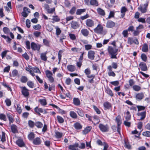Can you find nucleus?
Instances as JSON below:
<instances>
[{
	"instance_id": "obj_41",
	"label": "nucleus",
	"mask_w": 150,
	"mask_h": 150,
	"mask_svg": "<svg viewBox=\"0 0 150 150\" xmlns=\"http://www.w3.org/2000/svg\"><path fill=\"white\" fill-rule=\"evenodd\" d=\"M27 85L30 88H33L34 87V84L31 81H28L27 83Z\"/></svg>"
},
{
	"instance_id": "obj_1",
	"label": "nucleus",
	"mask_w": 150,
	"mask_h": 150,
	"mask_svg": "<svg viewBox=\"0 0 150 150\" xmlns=\"http://www.w3.org/2000/svg\"><path fill=\"white\" fill-rule=\"evenodd\" d=\"M108 50L111 59H117V55L118 54V49L116 47H113L110 46L108 48Z\"/></svg>"
},
{
	"instance_id": "obj_20",
	"label": "nucleus",
	"mask_w": 150,
	"mask_h": 150,
	"mask_svg": "<svg viewBox=\"0 0 150 150\" xmlns=\"http://www.w3.org/2000/svg\"><path fill=\"white\" fill-rule=\"evenodd\" d=\"M82 34L84 36H87L89 34V31L86 29H82L81 30Z\"/></svg>"
},
{
	"instance_id": "obj_9",
	"label": "nucleus",
	"mask_w": 150,
	"mask_h": 150,
	"mask_svg": "<svg viewBox=\"0 0 150 150\" xmlns=\"http://www.w3.org/2000/svg\"><path fill=\"white\" fill-rule=\"evenodd\" d=\"M148 4H146L144 5V7L141 6L138 8V9L142 13H144L147 11Z\"/></svg>"
},
{
	"instance_id": "obj_51",
	"label": "nucleus",
	"mask_w": 150,
	"mask_h": 150,
	"mask_svg": "<svg viewBox=\"0 0 150 150\" xmlns=\"http://www.w3.org/2000/svg\"><path fill=\"white\" fill-rule=\"evenodd\" d=\"M16 110L19 114L21 113L22 112V109L20 105L19 104H18L17 105Z\"/></svg>"
},
{
	"instance_id": "obj_50",
	"label": "nucleus",
	"mask_w": 150,
	"mask_h": 150,
	"mask_svg": "<svg viewBox=\"0 0 150 150\" xmlns=\"http://www.w3.org/2000/svg\"><path fill=\"white\" fill-rule=\"evenodd\" d=\"M5 102L6 103V105L8 106H10L11 105V101L9 99L6 98L5 100Z\"/></svg>"
},
{
	"instance_id": "obj_25",
	"label": "nucleus",
	"mask_w": 150,
	"mask_h": 150,
	"mask_svg": "<svg viewBox=\"0 0 150 150\" xmlns=\"http://www.w3.org/2000/svg\"><path fill=\"white\" fill-rule=\"evenodd\" d=\"M35 111L39 115H40V112L43 113L44 112V109L41 108H38L37 107L35 108Z\"/></svg>"
},
{
	"instance_id": "obj_35",
	"label": "nucleus",
	"mask_w": 150,
	"mask_h": 150,
	"mask_svg": "<svg viewBox=\"0 0 150 150\" xmlns=\"http://www.w3.org/2000/svg\"><path fill=\"white\" fill-rule=\"evenodd\" d=\"M7 116L8 119L9 121V124L10 125L11 123H13V122L14 121V119L12 118L11 115L10 114H7Z\"/></svg>"
},
{
	"instance_id": "obj_55",
	"label": "nucleus",
	"mask_w": 150,
	"mask_h": 150,
	"mask_svg": "<svg viewBox=\"0 0 150 150\" xmlns=\"http://www.w3.org/2000/svg\"><path fill=\"white\" fill-rule=\"evenodd\" d=\"M33 28L35 30H38L41 29V26L40 24H37L33 25Z\"/></svg>"
},
{
	"instance_id": "obj_32",
	"label": "nucleus",
	"mask_w": 150,
	"mask_h": 150,
	"mask_svg": "<svg viewBox=\"0 0 150 150\" xmlns=\"http://www.w3.org/2000/svg\"><path fill=\"white\" fill-rule=\"evenodd\" d=\"M76 112L79 115L82 117L84 116L83 111L82 110L78 108L76 109Z\"/></svg>"
},
{
	"instance_id": "obj_36",
	"label": "nucleus",
	"mask_w": 150,
	"mask_h": 150,
	"mask_svg": "<svg viewBox=\"0 0 150 150\" xmlns=\"http://www.w3.org/2000/svg\"><path fill=\"white\" fill-rule=\"evenodd\" d=\"M35 125L38 128H41L43 126V124L41 122H36L35 123Z\"/></svg>"
},
{
	"instance_id": "obj_49",
	"label": "nucleus",
	"mask_w": 150,
	"mask_h": 150,
	"mask_svg": "<svg viewBox=\"0 0 150 150\" xmlns=\"http://www.w3.org/2000/svg\"><path fill=\"white\" fill-rule=\"evenodd\" d=\"M56 137L57 138H59L62 137V133L57 132L55 133Z\"/></svg>"
},
{
	"instance_id": "obj_53",
	"label": "nucleus",
	"mask_w": 150,
	"mask_h": 150,
	"mask_svg": "<svg viewBox=\"0 0 150 150\" xmlns=\"http://www.w3.org/2000/svg\"><path fill=\"white\" fill-rule=\"evenodd\" d=\"M25 44L26 45V48L28 50H30V42L29 41L27 40L26 41Z\"/></svg>"
},
{
	"instance_id": "obj_29",
	"label": "nucleus",
	"mask_w": 150,
	"mask_h": 150,
	"mask_svg": "<svg viewBox=\"0 0 150 150\" xmlns=\"http://www.w3.org/2000/svg\"><path fill=\"white\" fill-rule=\"evenodd\" d=\"M41 59L44 61H46L47 57L46 56V53H41L40 54Z\"/></svg>"
},
{
	"instance_id": "obj_22",
	"label": "nucleus",
	"mask_w": 150,
	"mask_h": 150,
	"mask_svg": "<svg viewBox=\"0 0 150 150\" xmlns=\"http://www.w3.org/2000/svg\"><path fill=\"white\" fill-rule=\"evenodd\" d=\"M142 51L144 52H147L148 51V47L146 43H144L142 48Z\"/></svg>"
},
{
	"instance_id": "obj_45",
	"label": "nucleus",
	"mask_w": 150,
	"mask_h": 150,
	"mask_svg": "<svg viewBox=\"0 0 150 150\" xmlns=\"http://www.w3.org/2000/svg\"><path fill=\"white\" fill-rule=\"evenodd\" d=\"M31 69L34 72L41 74V72L38 68L37 67H33Z\"/></svg>"
},
{
	"instance_id": "obj_15",
	"label": "nucleus",
	"mask_w": 150,
	"mask_h": 150,
	"mask_svg": "<svg viewBox=\"0 0 150 150\" xmlns=\"http://www.w3.org/2000/svg\"><path fill=\"white\" fill-rule=\"evenodd\" d=\"M144 97V95L143 93H138L135 96L136 99L137 100H141Z\"/></svg>"
},
{
	"instance_id": "obj_54",
	"label": "nucleus",
	"mask_w": 150,
	"mask_h": 150,
	"mask_svg": "<svg viewBox=\"0 0 150 150\" xmlns=\"http://www.w3.org/2000/svg\"><path fill=\"white\" fill-rule=\"evenodd\" d=\"M142 59L144 62H146L147 60V57L145 54H142L141 55Z\"/></svg>"
},
{
	"instance_id": "obj_19",
	"label": "nucleus",
	"mask_w": 150,
	"mask_h": 150,
	"mask_svg": "<svg viewBox=\"0 0 150 150\" xmlns=\"http://www.w3.org/2000/svg\"><path fill=\"white\" fill-rule=\"evenodd\" d=\"M74 128L76 130L81 129L82 127V125L78 122L75 123L74 125Z\"/></svg>"
},
{
	"instance_id": "obj_21",
	"label": "nucleus",
	"mask_w": 150,
	"mask_h": 150,
	"mask_svg": "<svg viewBox=\"0 0 150 150\" xmlns=\"http://www.w3.org/2000/svg\"><path fill=\"white\" fill-rule=\"evenodd\" d=\"M33 143L35 145H39L41 143V140L39 137H36L33 140Z\"/></svg>"
},
{
	"instance_id": "obj_16",
	"label": "nucleus",
	"mask_w": 150,
	"mask_h": 150,
	"mask_svg": "<svg viewBox=\"0 0 150 150\" xmlns=\"http://www.w3.org/2000/svg\"><path fill=\"white\" fill-rule=\"evenodd\" d=\"M11 132L13 133H17L18 132L17 126L14 124H13L11 126Z\"/></svg>"
},
{
	"instance_id": "obj_64",
	"label": "nucleus",
	"mask_w": 150,
	"mask_h": 150,
	"mask_svg": "<svg viewBox=\"0 0 150 150\" xmlns=\"http://www.w3.org/2000/svg\"><path fill=\"white\" fill-rule=\"evenodd\" d=\"M93 108L97 114H99L100 113V111L96 106L93 105Z\"/></svg>"
},
{
	"instance_id": "obj_37",
	"label": "nucleus",
	"mask_w": 150,
	"mask_h": 150,
	"mask_svg": "<svg viewBox=\"0 0 150 150\" xmlns=\"http://www.w3.org/2000/svg\"><path fill=\"white\" fill-rule=\"evenodd\" d=\"M63 50H60L58 53V57L59 59V62L58 63V64H59L60 63V61L62 57V54L63 52Z\"/></svg>"
},
{
	"instance_id": "obj_26",
	"label": "nucleus",
	"mask_w": 150,
	"mask_h": 150,
	"mask_svg": "<svg viewBox=\"0 0 150 150\" xmlns=\"http://www.w3.org/2000/svg\"><path fill=\"white\" fill-rule=\"evenodd\" d=\"M98 13L102 16H104L105 13L104 11L100 8H98L97 9Z\"/></svg>"
},
{
	"instance_id": "obj_46",
	"label": "nucleus",
	"mask_w": 150,
	"mask_h": 150,
	"mask_svg": "<svg viewBox=\"0 0 150 150\" xmlns=\"http://www.w3.org/2000/svg\"><path fill=\"white\" fill-rule=\"evenodd\" d=\"M142 135L144 136L150 137V131H146L143 132Z\"/></svg>"
},
{
	"instance_id": "obj_39",
	"label": "nucleus",
	"mask_w": 150,
	"mask_h": 150,
	"mask_svg": "<svg viewBox=\"0 0 150 150\" xmlns=\"http://www.w3.org/2000/svg\"><path fill=\"white\" fill-rule=\"evenodd\" d=\"M106 93L110 95V96H113V93L112 92V91L111 90H110L109 88H107L106 89Z\"/></svg>"
},
{
	"instance_id": "obj_34",
	"label": "nucleus",
	"mask_w": 150,
	"mask_h": 150,
	"mask_svg": "<svg viewBox=\"0 0 150 150\" xmlns=\"http://www.w3.org/2000/svg\"><path fill=\"white\" fill-rule=\"evenodd\" d=\"M103 105L105 108L107 109H109L111 107V104L108 102H106L103 104Z\"/></svg>"
},
{
	"instance_id": "obj_17",
	"label": "nucleus",
	"mask_w": 150,
	"mask_h": 150,
	"mask_svg": "<svg viewBox=\"0 0 150 150\" xmlns=\"http://www.w3.org/2000/svg\"><path fill=\"white\" fill-rule=\"evenodd\" d=\"M92 129V127L88 126L84 130L82 131V133L83 134H86L90 132Z\"/></svg>"
},
{
	"instance_id": "obj_4",
	"label": "nucleus",
	"mask_w": 150,
	"mask_h": 150,
	"mask_svg": "<svg viewBox=\"0 0 150 150\" xmlns=\"http://www.w3.org/2000/svg\"><path fill=\"white\" fill-rule=\"evenodd\" d=\"M41 46L38 44H36L34 42L31 43V47L32 49L33 50L39 51L40 48Z\"/></svg>"
},
{
	"instance_id": "obj_10",
	"label": "nucleus",
	"mask_w": 150,
	"mask_h": 150,
	"mask_svg": "<svg viewBox=\"0 0 150 150\" xmlns=\"http://www.w3.org/2000/svg\"><path fill=\"white\" fill-rule=\"evenodd\" d=\"M70 24L71 28L73 29H76L79 26V23L74 21H72L71 23Z\"/></svg>"
},
{
	"instance_id": "obj_42",
	"label": "nucleus",
	"mask_w": 150,
	"mask_h": 150,
	"mask_svg": "<svg viewBox=\"0 0 150 150\" xmlns=\"http://www.w3.org/2000/svg\"><path fill=\"white\" fill-rule=\"evenodd\" d=\"M45 73L47 77L48 78L52 76V72L49 70H47L45 71Z\"/></svg>"
},
{
	"instance_id": "obj_56",
	"label": "nucleus",
	"mask_w": 150,
	"mask_h": 150,
	"mask_svg": "<svg viewBox=\"0 0 150 150\" xmlns=\"http://www.w3.org/2000/svg\"><path fill=\"white\" fill-rule=\"evenodd\" d=\"M2 135L1 139V141L2 142H4L5 141H6L5 134V133L3 132H2Z\"/></svg>"
},
{
	"instance_id": "obj_59",
	"label": "nucleus",
	"mask_w": 150,
	"mask_h": 150,
	"mask_svg": "<svg viewBox=\"0 0 150 150\" xmlns=\"http://www.w3.org/2000/svg\"><path fill=\"white\" fill-rule=\"evenodd\" d=\"M134 40L132 38H129L128 39L127 43L129 45H132L133 43Z\"/></svg>"
},
{
	"instance_id": "obj_60",
	"label": "nucleus",
	"mask_w": 150,
	"mask_h": 150,
	"mask_svg": "<svg viewBox=\"0 0 150 150\" xmlns=\"http://www.w3.org/2000/svg\"><path fill=\"white\" fill-rule=\"evenodd\" d=\"M114 13L112 11H110V12L109 15L108 16V17L106 18L107 19H110L111 17H114Z\"/></svg>"
},
{
	"instance_id": "obj_33",
	"label": "nucleus",
	"mask_w": 150,
	"mask_h": 150,
	"mask_svg": "<svg viewBox=\"0 0 150 150\" xmlns=\"http://www.w3.org/2000/svg\"><path fill=\"white\" fill-rule=\"evenodd\" d=\"M58 122L59 123H63L64 122V118L62 117L57 115V117Z\"/></svg>"
},
{
	"instance_id": "obj_8",
	"label": "nucleus",
	"mask_w": 150,
	"mask_h": 150,
	"mask_svg": "<svg viewBox=\"0 0 150 150\" xmlns=\"http://www.w3.org/2000/svg\"><path fill=\"white\" fill-rule=\"evenodd\" d=\"M86 24L87 26L89 27H91L94 25V22L91 19H87L86 22Z\"/></svg>"
},
{
	"instance_id": "obj_47",
	"label": "nucleus",
	"mask_w": 150,
	"mask_h": 150,
	"mask_svg": "<svg viewBox=\"0 0 150 150\" xmlns=\"http://www.w3.org/2000/svg\"><path fill=\"white\" fill-rule=\"evenodd\" d=\"M3 31L5 34H8L10 32V30L7 27H4L3 28Z\"/></svg>"
},
{
	"instance_id": "obj_28",
	"label": "nucleus",
	"mask_w": 150,
	"mask_h": 150,
	"mask_svg": "<svg viewBox=\"0 0 150 150\" xmlns=\"http://www.w3.org/2000/svg\"><path fill=\"white\" fill-rule=\"evenodd\" d=\"M138 116H141V117L140 120H144L146 117V111H144L142 112H141L137 114Z\"/></svg>"
},
{
	"instance_id": "obj_24",
	"label": "nucleus",
	"mask_w": 150,
	"mask_h": 150,
	"mask_svg": "<svg viewBox=\"0 0 150 150\" xmlns=\"http://www.w3.org/2000/svg\"><path fill=\"white\" fill-rule=\"evenodd\" d=\"M90 3L91 5L95 6H97L98 5V3L97 0H91Z\"/></svg>"
},
{
	"instance_id": "obj_5",
	"label": "nucleus",
	"mask_w": 150,
	"mask_h": 150,
	"mask_svg": "<svg viewBox=\"0 0 150 150\" xmlns=\"http://www.w3.org/2000/svg\"><path fill=\"white\" fill-rule=\"evenodd\" d=\"M21 92L22 94L25 97H27L29 95V93L28 92L29 90L27 89L25 87H21Z\"/></svg>"
},
{
	"instance_id": "obj_30",
	"label": "nucleus",
	"mask_w": 150,
	"mask_h": 150,
	"mask_svg": "<svg viewBox=\"0 0 150 150\" xmlns=\"http://www.w3.org/2000/svg\"><path fill=\"white\" fill-rule=\"evenodd\" d=\"M73 103L75 105L78 106L80 105V102L78 98H74L73 99Z\"/></svg>"
},
{
	"instance_id": "obj_38",
	"label": "nucleus",
	"mask_w": 150,
	"mask_h": 150,
	"mask_svg": "<svg viewBox=\"0 0 150 150\" xmlns=\"http://www.w3.org/2000/svg\"><path fill=\"white\" fill-rule=\"evenodd\" d=\"M132 88L134 90L137 91H139L141 89V87L137 85H134Z\"/></svg>"
},
{
	"instance_id": "obj_7",
	"label": "nucleus",
	"mask_w": 150,
	"mask_h": 150,
	"mask_svg": "<svg viewBox=\"0 0 150 150\" xmlns=\"http://www.w3.org/2000/svg\"><path fill=\"white\" fill-rule=\"evenodd\" d=\"M95 52L92 50H89L88 51V58L91 59L93 60L95 57Z\"/></svg>"
},
{
	"instance_id": "obj_27",
	"label": "nucleus",
	"mask_w": 150,
	"mask_h": 150,
	"mask_svg": "<svg viewBox=\"0 0 150 150\" xmlns=\"http://www.w3.org/2000/svg\"><path fill=\"white\" fill-rule=\"evenodd\" d=\"M86 9L85 8L78 9L76 11V14L77 15H80L86 11Z\"/></svg>"
},
{
	"instance_id": "obj_13",
	"label": "nucleus",
	"mask_w": 150,
	"mask_h": 150,
	"mask_svg": "<svg viewBox=\"0 0 150 150\" xmlns=\"http://www.w3.org/2000/svg\"><path fill=\"white\" fill-rule=\"evenodd\" d=\"M116 121L118 129L119 128V126L122 124V120L121 116L120 115H118L117 116L116 118Z\"/></svg>"
},
{
	"instance_id": "obj_52",
	"label": "nucleus",
	"mask_w": 150,
	"mask_h": 150,
	"mask_svg": "<svg viewBox=\"0 0 150 150\" xmlns=\"http://www.w3.org/2000/svg\"><path fill=\"white\" fill-rule=\"evenodd\" d=\"M137 107L138 108V111L144 110L145 108V107L141 105H137Z\"/></svg>"
},
{
	"instance_id": "obj_44",
	"label": "nucleus",
	"mask_w": 150,
	"mask_h": 150,
	"mask_svg": "<svg viewBox=\"0 0 150 150\" xmlns=\"http://www.w3.org/2000/svg\"><path fill=\"white\" fill-rule=\"evenodd\" d=\"M18 74V71L16 69H14L12 72L11 75L13 77H15L17 76Z\"/></svg>"
},
{
	"instance_id": "obj_3",
	"label": "nucleus",
	"mask_w": 150,
	"mask_h": 150,
	"mask_svg": "<svg viewBox=\"0 0 150 150\" xmlns=\"http://www.w3.org/2000/svg\"><path fill=\"white\" fill-rule=\"evenodd\" d=\"M99 127L100 130L103 132H106L108 131L109 127L108 125H104L103 124H100Z\"/></svg>"
},
{
	"instance_id": "obj_43",
	"label": "nucleus",
	"mask_w": 150,
	"mask_h": 150,
	"mask_svg": "<svg viewBox=\"0 0 150 150\" xmlns=\"http://www.w3.org/2000/svg\"><path fill=\"white\" fill-rule=\"evenodd\" d=\"M28 124L30 127L33 128L35 125V123L31 120H30L28 121Z\"/></svg>"
},
{
	"instance_id": "obj_23",
	"label": "nucleus",
	"mask_w": 150,
	"mask_h": 150,
	"mask_svg": "<svg viewBox=\"0 0 150 150\" xmlns=\"http://www.w3.org/2000/svg\"><path fill=\"white\" fill-rule=\"evenodd\" d=\"M70 116L73 119H76L77 117L76 113L73 111H71L69 112Z\"/></svg>"
},
{
	"instance_id": "obj_48",
	"label": "nucleus",
	"mask_w": 150,
	"mask_h": 150,
	"mask_svg": "<svg viewBox=\"0 0 150 150\" xmlns=\"http://www.w3.org/2000/svg\"><path fill=\"white\" fill-rule=\"evenodd\" d=\"M29 139L30 140H32L34 137V134L33 132H31L28 136Z\"/></svg>"
},
{
	"instance_id": "obj_58",
	"label": "nucleus",
	"mask_w": 150,
	"mask_h": 150,
	"mask_svg": "<svg viewBox=\"0 0 150 150\" xmlns=\"http://www.w3.org/2000/svg\"><path fill=\"white\" fill-rule=\"evenodd\" d=\"M93 119L95 120V121L96 122V123L98 124V123L100 121L99 119V117L96 115H95L93 116Z\"/></svg>"
},
{
	"instance_id": "obj_63",
	"label": "nucleus",
	"mask_w": 150,
	"mask_h": 150,
	"mask_svg": "<svg viewBox=\"0 0 150 150\" xmlns=\"http://www.w3.org/2000/svg\"><path fill=\"white\" fill-rule=\"evenodd\" d=\"M76 10V8L75 7H73L69 11V13L73 15L75 12Z\"/></svg>"
},
{
	"instance_id": "obj_2",
	"label": "nucleus",
	"mask_w": 150,
	"mask_h": 150,
	"mask_svg": "<svg viewBox=\"0 0 150 150\" xmlns=\"http://www.w3.org/2000/svg\"><path fill=\"white\" fill-rule=\"evenodd\" d=\"M94 31L95 32L98 34H103V27L101 25L98 24L97 27L94 29Z\"/></svg>"
},
{
	"instance_id": "obj_6",
	"label": "nucleus",
	"mask_w": 150,
	"mask_h": 150,
	"mask_svg": "<svg viewBox=\"0 0 150 150\" xmlns=\"http://www.w3.org/2000/svg\"><path fill=\"white\" fill-rule=\"evenodd\" d=\"M115 25V23L112 21L109 20L106 23V27L108 28H112Z\"/></svg>"
},
{
	"instance_id": "obj_14",
	"label": "nucleus",
	"mask_w": 150,
	"mask_h": 150,
	"mask_svg": "<svg viewBox=\"0 0 150 150\" xmlns=\"http://www.w3.org/2000/svg\"><path fill=\"white\" fill-rule=\"evenodd\" d=\"M16 143L19 147H22L25 146V144L23 140L21 139H18L16 141Z\"/></svg>"
},
{
	"instance_id": "obj_12",
	"label": "nucleus",
	"mask_w": 150,
	"mask_h": 150,
	"mask_svg": "<svg viewBox=\"0 0 150 150\" xmlns=\"http://www.w3.org/2000/svg\"><path fill=\"white\" fill-rule=\"evenodd\" d=\"M79 146L78 143H75L73 145H71L69 146V148L70 150H78V147Z\"/></svg>"
},
{
	"instance_id": "obj_61",
	"label": "nucleus",
	"mask_w": 150,
	"mask_h": 150,
	"mask_svg": "<svg viewBox=\"0 0 150 150\" xmlns=\"http://www.w3.org/2000/svg\"><path fill=\"white\" fill-rule=\"evenodd\" d=\"M122 34L124 37H127L128 35V30H124L122 32Z\"/></svg>"
},
{
	"instance_id": "obj_40",
	"label": "nucleus",
	"mask_w": 150,
	"mask_h": 150,
	"mask_svg": "<svg viewBox=\"0 0 150 150\" xmlns=\"http://www.w3.org/2000/svg\"><path fill=\"white\" fill-rule=\"evenodd\" d=\"M28 80V78L25 76H22L21 78V81L22 83H25Z\"/></svg>"
},
{
	"instance_id": "obj_31",
	"label": "nucleus",
	"mask_w": 150,
	"mask_h": 150,
	"mask_svg": "<svg viewBox=\"0 0 150 150\" xmlns=\"http://www.w3.org/2000/svg\"><path fill=\"white\" fill-rule=\"evenodd\" d=\"M38 101L42 106H45L47 104L46 100L45 99H40Z\"/></svg>"
},
{
	"instance_id": "obj_18",
	"label": "nucleus",
	"mask_w": 150,
	"mask_h": 150,
	"mask_svg": "<svg viewBox=\"0 0 150 150\" xmlns=\"http://www.w3.org/2000/svg\"><path fill=\"white\" fill-rule=\"evenodd\" d=\"M67 69L69 71L71 72H73L76 69L75 66L73 65H69L67 67Z\"/></svg>"
},
{
	"instance_id": "obj_11",
	"label": "nucleus",
	"mask_w": 150,
	"mask_h": 150,
	"mask_svg": "<svg viewBox=\"0 0 150 150\" xmlns=\"http://www.w3.org/2000/svg\"><path fill=\"white\" fill-rule=\"evenodd\" d=\"M139 66L142 71H145L147 70V67L145 63L144 62H141L139 64Z\"/></svg>"
},
{
	"instance_id": "obj_62",
	"label": "nucleus",
	"mask_w": 150,
	"mask_h": 150,
	"mask_svg": "<svg viewBox=\"0 0 150 150\" xmlns=\"http://www.w3.org/2000/svg\"><path fill=\"white\" fill-rule=\"evenodd\" d=\"M110 83L114 86H117L119 85V82L118 81H111L110 82Z\"/></svg>"
},
{
	"instance_id": "obj_57",
	"label": "nucleus",
	"mask_w": 150,
	"mask_h": 150,
	"mask_svg": "<svg viewBox=\"0 0 150 150\" xmlns=\"http://www.w3.org/2000/svg\"><path fill=\"white\" fill-rule=\"evenodd\" d=\"M52 19L55 22H58L60 20L59 18L57 16H53Z\"/></svg>"
}]
</instances>
